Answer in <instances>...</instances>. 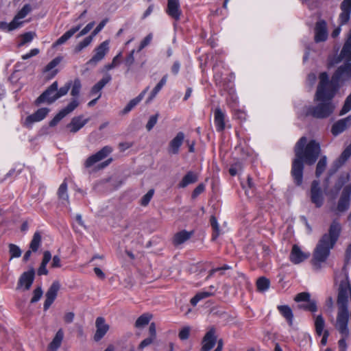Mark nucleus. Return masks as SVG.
Listing matches in <instances>:
<instances>
[{"instance_id": "1", "label": "nucleus", "mask_w": 351, "mask_h": 351, "mask_svg": "<svg viewBox=\"0 0 351 351\" xmlns=\"http://www.w3.org/2000/svg\"><path fill=\"white\" fill-rule=\"evenodd\" d=\"M322 149L319 143L314 139L307 143L306 136L301 137L294 147L295 158L292 160L291 176L293 183L300 186L303 182L304 164L313 165L319 158Z\"/></svg>"}, {"instance_id": "2", "label": "nucleus", "mask_w": 351, "mask_h": 351, "mask_svg": "<svg viewBox=\"0 0 351 351\" xmlns=\"http://www.w3.org/2000/svg\"><path fill=\"white\" fill-rule=\"evenodd\" d=\"M341 232L340 223L334 219L330 223L327 233L324 234L318 241L313 254V263L325 262L330 255V250L335 247Z\"/></svg>"}, {"instance_id": "3", "label": "nucleus", "mask_w": 351, "mask_h": 351, "mask_svg": "<svg viewBox=\"0 0 351 351\" xmlns=\"http://www.w3.org/2000/svg\"><path fill=\"white\" fill-rule=\"evenodd\" d=\"M334 94L324 95L322 99H318L317 94L315 101H318L316 106H308L304 108L305 117L311 116L315 119H324L329 117L334 112L335 106L332 103Z\"/></svg>"}, {"instance_id": "4", "label": "nucleus", "mask_w": 351, "mask_h": 351, "mask_svg": "<svg viewBox=\"0 0 351 351\" xmlns=\"http://www.w3.org/2000/svg\"><path fill=\"white\" fill-rule=\"evenodd\" d=\"M351 79V62H345L333 73L330 84L335 89L338 88Z\"/></svg>"}, {"instance_id": "5", "label": "nucleus", "mask_w": 351, "mask_h": 351, "mask_svg": "<svg viewBox=\"0 0 351 351\" xmlns=\"http://www.w3.org/2000/svg\"><path fill=\"white\" fill-rule=\"evenodd\" d=\"M340 10L341 13L338 19L339 26L332 31L331 34L332 38L337 37L341 32L340 26L347 24L350 21L351 14V0H343L340 4Z\"/></svg>"}, {"instance_id": "6", "label": "nucleus", "mask_w": 351, "mask_h": 351, "mask_svg": "<svg viewBox=\"0 0 351 351\" xmlns=\"http://www.w3.org/2000/svg\"><path fill=\"white\" fill-rule=\"evenodd\" d=\"M351 291L350 284L348 278L346 280H341L339 285L337 295L338 311H348V293Z\"/></svg>"}, {"instance_id": "7", "label": "nucleus", "mask_w": 351, "mask_h": 351, "mask_svg": "<svg viewBox=\"0 0 351 351\" xmlns=\"http://www.w3.org/2000/svg\"><path fill=\"white\" fill-rule=\"evenodd\" d=\"M57 88L58 82L55 81L36 99L35 104L39 106L44 102L51 104L56 101L58 99L56 98Z\"/></svg>"}, {"instance_id": "8", "label": "nucleus", "mask_w": 351, "mask_h": 351, "mask_svg": "<svg viewBox=\"0 0 351 351\" xmlns=\"http://www.w3.org/2000/svg\"><path fill=\"white\" fill-rule=\"evenodd\" d=\"M93 56L86 62L87 65L95 67L99 62L102 60L109 51V41L105 40L97 46L95 50Z\"/></svg>"}, {"instance_id": "9", "label": "nucleus", "mask_w": 351, "mask_h": 351, "mask_svg": "<svg viewBox=\"0 0 351 351\" xmlns=\"http://www.w3.org/2000/svg\"><path fill=\"white\" fill-rule=\"evenodd\" d=\"M113 151L112 147L109 145L104 146L99 151L95 154L90 156L84 162V167L86 168H90L95 163L106 158Z\"/></svg>"}, {"instance_id": "10", "label": "nucleus", "mask_w": 351, "mask_h": 351, "mask_svg": "<svg viewBox=\"0 0 351 351\" xmlns=\"http://www.w3.org/2000/svg\"><path fill=\"white\" fill-rule=\"evenodd\" d=\"M351 184L346 185L341 192L338 200L336 210L339 213H345L350 205Z\"/></svg>"}, {"instance_id": "11", "label": "nucleus", "mask_w": 351, "mask_h": 351, "mask_svg": "<svg viewBox=\"0 0 351 351\" xmlns=\"http://www.w3.org/2000/svg\"><path fill=\"white\" fill-rule=\"evenodd\" d=\"M310 198L311 202L314 204L317 208L322 206L324 198L318 180H313L311 183Z\"/></svg>"}, {"instance_id": "12", "label": "nucleus", "mask_w": 351, "mask_h": 351, "mask_svg": "<svg viewBox=\"0 0 351 351\" xmlns=\"http://www.w3.org/2000/svg\"><path fill=\"white\" fill-rule=\"evenodd\" d=\"M319 83L317 86L315 94L318 99H322L324 95L334 94L335 95L336 89H330L328 86L329 77L326 72H322L319 75Z\"/></svg>"}, {"instance_id": "13", "label": "nucleus", "mask_w": 351, "mask_h": 351, "mask_svg": "<svg viewBox=\"0 0 351 351\" xmlns=\"http://www.w3.org/2000/svg\"><path fill=\"white\" fill-rule=\"evenodd\" d=\"M79 101L72 99L71 102L62 109L49 123L50 127L56 126L64 117L72 112L78 106Z\"/></svg>"}, {"instance_id": "14", "label": "nucleus", "mask_w": 351, "mask_h": 351, "mask_svg": "<svg viewBox=\"0 0 351 351\" xmlns=\"http://www.w3.org/2000/svg\"><path fill=\"white\" fill-rule=\"evenodd\" d=\"M348 311H338L336 328L339 332L344 337H348L349 335V330L348 327Z\"/></svg>"}, {"instance_id": "15", "label": "nucleus", "mask_w": 351, "mask_h": 351, "mask_svg": "<svg viewBox=\"0 0 351 351\" xmlns=\"http://www.w3.org/2000/svg\"><path fill=\"white\" fill-rule=\"evenodd\" d=\"M185 138V134L182 132H179L176 136L172 138L168 144L167 151L169 155H177L180 152V149L182 145Z\"/></svg>"}, {"instance_id": "16", "label": "nucleus", "mask_w": 351, "mask_h": 351, "mask_svg": "<svg viewBox=\"0 0 351 351\" xmlns=\"http://www.w3.org/2000/svg\"><path fill=\"white\" fill-rule=\"evenodd\" d=\"M310 256L309 252H303L297 244H294L289 254V261L295 265H298L308 259Z\"/></svg>"}, {"instance_id": "17", "label": "nucleus", "mask_w": 351, "mask_h": 351, "mask_svg": "<svg viewBox=\"0 0 351 351\" xmlns=\"http://www.w3.org/2000/svg\"><path fill=\"white\" fill-rule=\"evenodd\" d=\"M49 110L47 108H39L34 113L26 117L24 126L31 128L34 123L43 120L49 112Z\"/></svg>"}, {"instance_id": "18", "label": "nucleus", "mask_w": 351, "mask_h": 351, "mask_svg": "<svg viewBox=\"0 0 351 351\" xmlns=\"http://www.w3.org/2000/svg\"><path fill=\"white\" fill-rule=\"evenodd\" d=\"M60 289V284L58 281H54L48 289L45 296L46 299L44 302L43 308L45 311H47L50 306L53 304L54 300L56 298L58 291Z\"/></svg>"}, {"instance_id": "19", "label": "nucleus", "mask_w": 351, "mask_h": 351, "mask_svg": "<svg viewBox=\"0 0 351 351\" xmlns=\"http://www.w3.org/2000/svg\"><path fill=\"white\" fill-rule=\"evenodd\" d=\"M351 126V115L346 118L341 119L335 122L332 127L330 132L334 136H337L343 133Z\"/></svg>"}, {"instance_id": "20", "label": "nucleus", "mask_w": 351, "mask_h": 351, "mask_svg": "<svg viewBox=\"0 0 351 351\" xmlns=\"http://www.w3.org/2000/svg\"><path fill=\"white\" fill-rule=\"evenodd\" d=\"M351 156V143L341 154L340 156L333 162L332 166L329 170V175L334 174Z\"/></svg>"}, {"instance_id": "21", "label": "nucleus", "mask_w": 351, "mask_h": 351, "mask_svg": "<svg viewBox=\"0 0 351 351\" xmlns=\"http://www.w3.org/2000/svg\"><path fill=\"white\" fill-rule=\"evenodd\" d=\"M216 342L215 329L211 328L202 339L201 351H210L215 346Z\"/></svg>"}, {"instance_id": "22", "label": "nucleus", "mask_w": 351, "mask_h": 351, "mask_svg": "<svg viewBox=\"0 0 351 351\" xmlns=\"http://www.w3.org/2000/svg\"><path fill=\"white\" fill-rule=\"evenodd\" d=\"M328 38L327 25L325 21L321 20L315 23V42L320 43L326 40Z\"/></svg>"}, {"instance_id": "23", "label": "nucleus", "mask_w": 351, "mask_h": 351, "mask_svg": "<svg viewBox=\"0 0 351 351\" xmlns=\"http://www.w3.org/2000/svg\"><path fill=\"white\" fill-rule=\"evenodd\" d=\"M166 12L175 21H179L182 15L179 0H167Z\"/></svg>"}, {"instance_id": "24", "label": "nucleus", "mask_w": 351, "mask_h": 351, "mask_svg": "<svg viewBox=\"0 0 351 351\" xmlns=\"http://www.w3.org/2000/svg\"><path fill=\"white\" fill-rule=\"evenodd\" d=\"M96 332L94 335L95 341H100L109 330V325L106 324L105 319L98 317L95 321Z\"/></svg>"}, {"instance_id": "25", "label": "nucleus", "mask_w": 351, "mask_h": 351, "mask_svg": "<svg viewBox=\"0 0 351 351\" xmlns=\"http://www.w3.org/2000/svg\"><path fill=\"white\" fill-rule=\"evenodd\" d=\"M35 276V271L34 268H31L27 271H25L21 276L19 282L18 286L25 285V289L29 290L34 282Z\"/></svg>"}, {"instance_id": "26", "label": "nucleus", "mask_w": 351, "mask_h": 351, "mask_svg": "<svg viewBox=\"0 0 351 351\" xmlns=\"http://www.w3.org/2000/svg\"><path fill=\"white\" fill-rule=\"evenodd\" d=\"M62 59L60 56L56 57L43 69V72L48 74V79H51L58 74V70L55 68L60 63Z\"/></svg>"}, {"instance_id": "27", "label": "nucleus", "mask_w": 351, "mask_h": 351, "mask_svg": "<svg viewBox=\"0 0 351 351\" xmlns=\"http://www.w3.org/2000/svg\"><path fill=\"white\" fill-rule=\"evenodd\" d=\"M343 58L346 62H351V29L336 62H340Z\"/></svg>"}, {"instance_id": "28", "label": "nucleus", "mask_w": 351, "mask_h": 351, "mask_svg": "<svg viewBox=\"0 0 351 351\" xmlns=\"http://www.w3.org/2000/svg\"><path fill=\"white\" fill-rule=\"evenodd\" d=\"M214 123L218 132L225 129V113L220 108H217L214 112Z\"/></svg>"}, {"instance_id": "29", "label": "nucleus", "mask_w": 351, "mask_h": 351, "mask_svg": "<svg viewBox=\"0 0 351 351\" xmlns=\"http://www.w3.org/2000/svg\"><path fill=\"white\" fill-rule=\"evenodd\" d=\"M198 180V174L193 171H188L178 184L179 188H185L188 185L194 184Z\"/></svg>"}, {"instance_id": "30", "label": "nucleus", "mask_w": 351, "mask_h": 351, "mask_svg": "<svg viewBox=\"0 0 351 351\" xmlns=\"http://www.w3.org/2000/svg\"><path fill=\"white\" fill-rule=\"evenodd\" d=\"M88 119L82 120V116L74 117L71 122L66 125L71 128V132L75 133L79 131L86 123Z\"/></svg>"}, {"instance_id": "31", "label": "nucleus", "mask_w": 351, "mask_h": 351, "mask_svg": "<svg viewBox=\"0 0 351 351\" xmlns=\"http://www.w3.org/2000/svg\"><path fill=\"white\" fill-rule=\"evenodd\" d=\"M112 80V77L109 73H106L102 79H101L97 83H96L90 90V95H94L96 94L101 93V89Z\"/></svg>"}, {"instance_id": "32", "label": "nucleus", "mask_w": 351, "mask_h": 351, "mask_svg": "<svg viewBox=\"0 0 351 351\" xmlns=\"http://www.w3.org/2000/svg\"><path fill=\"white\" fill-rule=\"evenodd\" d=\"M148 87L146 88L143 91H142L136 97L131 99L129 103L125 106V107L122 110L123 114H126L130 112L135 106H136L140 101L143 99L146 92L148 90Z\"/></svg>"}, {"instance_id": "33", "label": "nucleus", "mask_w": 351, "mask_h": 351, "mask_svg": "<svg viewBox=\"0 0 351 351\" xmlns=\"http://www.w3.org/2000/svg\"><path fill=\"white\" fill-rule=\"evenodd\" d=\"M81 28V25L72 27L61 36L54 43L53 47L61 45L66 43L70 38H71Z\"/></svg>"}, {"instance_id": "34", "label": "nucleus", "mask_w": 351, "mask_h": 351, "mask_svg": "<svg viewBox=\"0 0 351 351\" xmlns=\"http://www.w3.org/2000/svg\"><path fill=\"white\" fill-rule=\"evenodd\" d=\"M63 338L64 331L62 328H60L57 331L51 342L49 343L48 347L49 350L50 351H56L60 347Z\"/></svg>"}, {"instance_id": "35", "label": "nucleus", "mask_w": 351, "mask_h": 351, "mask_svg": "<svg viewBox=\"0 0 351 351\" xmlns=\"http://www.w3.org/2000/svg\"><path fill=\"white\" fill-rule=\"evenodd\" d=\"M280 313L286 319L289 325L292 326L293 314L291 308L288 305H279L277 306Z\"/></svg>"}, {"instance_id": "36", "label": "nucleus", "mask_w": 351, "mask_h": 351, "mask_svg": "<svg viewBox=\"0 0 351 351\" xmlns=\"http://www.w3.org/2000/svg\"><path fill=\"white\" fill-rule=\"evenodd\" d=\"M193 234V231L188 232L186 230H182L175 234L173 243L175 245H180L189 240Z\"/></svg>"}, {"instance_id": "37", "label": "nucleus", "mask_w": 351, "mask_h": 351, "mask_svg": "<svg viewBox=\"0 0 351 351\" xmlns=\"http://www.w3.org/2000/svg\"><path fill=\"white\" fill-rule=\"evenodd\" d=\"M23 22H16L14 19L8 23L5 21L0 22V29L7 32L13 31L21 26Z\"/></svg>"}, {"instance_id": "38", "label": "nucleus", "mask_w": 351, "mask_h": 351, "mask_svg": "<svg viewBox=\"0 0 351 351\" xmlns=\"http://www.w3.org/2000/svg\"><path fill=\"white\" fill-rule=\"evenodd\" d=\"M326 166H327V157L325 155L322 156L316 165L315 176L317 178H319L321 176V175L325 171Z\"/></svg>"}, {"instance_id": "39", "label": "nucleus", "mask_w": 351, "mask_h": 351, "mask_svg": "<svg viewBox=\"0 0 351 351\" xmlns=\"http://www.w3.org/2000/svg\"><path fill=\"white\" fill-rule=\"evenodd\" d=\"M325 326V321L322 315L316 316L315 319V332L318 336H321L324 332Z\"/></svg>"}, {"instance_id": "40", "label": "nucleus", "mask_w": 351, "mask_h": 351, "mask_svg": "<svg viewBox=\"0 0 351 351\" xmlns=\"http://www.w3.org/2000/svg\"><path fill=\"white\" fill-rule=\"evenodd\" d=\"M41 243V235L39 232H36L34 234L33 238L29 243V248L36 252L38 251Z\"/></svg>"}, {"instance_id": "41", "label": "nucleus", "mask_w": 351, "mask_h": 351, "mask_svg": "<svg viewBox=\"0 0 351 351\" xmlns=\"http://www.w3.org/2000/svg\"><path fill=\"white\" fill-rule=\"evenodd\" d=\"M270 285V281L265 277H260L256 281L257 290L261 292L267 291Z\"/></svg>"}, {"instance_id": "42", "label": "nucleus", "mask_w": 351, "mask_h": 351, "mask_svg": "<svg viewBox=\"0 0 351 351\" xmlns=\"http://www.w3.org/2000/svg\"><path fill=\"white\" fill-rule=\"evenodd\" d=\"M71 88V95L73 97V99H76L78 101V99L76 97L79 96L82 88V84L79 78L75 79L74 81L72 82V85Z\"/></svg>"}, {"instance_id": "43", "label": "nucleus", "mask_w": 351, "mask_h": 351, "mask_svg": "<svg viewBox=\"0 0 351 351\" xmlns=\"http://www.w3.org/2000/svg\"><path fill=\"white\" fill-rule=\"evenodd\" d=\"M32 10V8L29 4H25L23 8L18 12L16 16L14 17L16 22H19V20L25 18L29 13Z\"/></svg>"}, {"instance_id": "44", "label": "nucleus", "mask_w": 351, "mask_h": 351, "mask_svg": "<svg viewBox=\"0 0 351 351\" xmlns=\"http://www.w3.org/2000/svg\"><path fill=\"white\" fill-rule=\"evenodd\" d=\"M58 195L60 199L68 201L69 195L67 193V183L66 180H64L59 186Z\"/></svg>"}, {"instance_id": "45", "label": "nucleus", "mask_w": 351, "mask_h": 351, "mask_svg": "<svg viewBox=\"0 0 351 351\" xmlns=\"http://www.w3.org/2000/svg\"><path fill=\"white\" fill-rule=\"evenodd\" d=\"M350 259H351V244H349L346 250L344 265L342 268V271L344 273L345 277L347 279L348 278V271H347V265L350 263Z\"/></svg>"}, {"instance_id": "46", "label": "nucleus", "mask_w": 351, "mask_h": 351, "mask_svg": "<svg viewBox=\"0 0 351 351\" xmlns=\"http://www.w3.org/2000/svg\"><path fill=\"white\" fill-rule=\"evenodd\" d=\"M306 304H299L298 308L310 312H315L317 310V302L315 300L309 299Z\"/></svg>"}, {"instance_id": "47", "label": "nucleus", "mask_w": 351, "mask_h": 351, "mask_svg": "<svg viewBox=\"0 0 351 351\" xmlns=\"http://www.w3.org/2000/svg\"><path fill=\"white\" fill-rule=\"evenodd\" d=\"M93 37L91 35L86 37L82 41L79 43L78 45L75 46L74 49L75 53H77L80 52L83 49L88 47L93 41Z\"/></svg>"}, {"instance_id": "48", "label": "nucleus", "mask_w": 351, "mask_h": 351, "mask_svg": "<svg viewBox=\"0 0 351 351\" xmlns=\"http://www.w3.org/2000/svg\"><path fill=\"white\" fill-rule=\"evenodd\" d=\"M152 316L149 314H143L141 315L135 322L136 328H142L147 325L150 321Z\"/></svg>"}, {"instance_id": "49", "label": "nucleus", "mask_w": 351, "mask_h": 351, "mask_svg": "<svg viewBox=\"0 0 351 351\" xmlns=\"http://www.w3.org/2000/svg\"><path fill=\"white\" fill-rule=\"evenodd\" d=\"M210 223L213 230L212 239L213 240H215L219 234V226L218 224L217 218L214 215L210 217Z\"/></svg>"}, {"instance_id": "50", "label": "nucleus", "mask_w": 351, "mask_h": 351, "mask_svg": "<svg viewBox=\"0 0 351 351\" xmlns=\"http://www.w3.org/2000/svg\"><path fill=\"white\" fill-rule=\"evenodd\" d=\"M8 247L9 253L10 254L11 256L10 258H19L21 256L22 252L18 245L13 243H10L9 244Z\"/></svg>"}, {"instance_id": "51", "label": "nucleus", "mask_w": 351, "mask_h": 351, "mask_svg": "<svg viewBox=\"0 0 351 351\" xmlns=\"http://www.w3.org/2000/svg\"><path fill=\"white\" fill-rule=\"evenodd\" d=\"M72 85V81H69L66 82L63 86H62L60 89L58 88L56 90V98L59 99L62 96H64L67 94L69 89L71 88Z\"/></svg>"}, {"instance_id": "52", "label": "nucleus", "mask_w": 351, "mask_h": 351, "mask_svg": "<svg viewBox=\"0 0 351 351\" xmlns=\"http://www.w3.org/2000/svg\"><path fill=\"white\" fill-rule=\"evenodd\" d=\"M34 36H36V34L32 32H26L22 34L21 42L19 44V47H21L25 44L31 42L34 39Z\"/></svg>"}, {"instance_id": "53", "label": "nucleus", "mask_w": 351, "mask_h": 351, "mask_svg": "<svg viewBox=\"0 0 351 351\" xmlns=\"http://www.w3.org/2000/svg\"><path fill=\"white\" fill-rule=\"evenodd\" d=\"M154 193V189H150L147 191V193L144 195L141 199V205L143 206H146L149 204L151 199L152 198Z\"/></svg>"}, {"instance_id": "54", "label": "nucleus", "mask_w": 351, "mask_h": 351, "mask_svg": "<svg viewBox=\"0 0 351 351\" xmlns=\"http://www.w3.org/2000/svg\"><path fill=\"white\" fill-rule=\"evenodd\" d=\"M134 53L135 50L132 49L125 58L124 63L125 65L128 67V71L130 69L132 65L134 62Z\"/></svg>"}, {"instance_id": "55", "label": "nucleus", "mask_w": 351, "mask_h": 351, "mask_svg": "<svg viewBox=\"0 0 351 351\" xmlns=\"http://www.w3.org/2000/svg\"><path fill=\"white\" fill-rule=\"evenodd\" d=\"M351 110V97L348 96L344 101L343 106L339 112V115L342 116Z\"/></svg>"}, {"instance_id": "56", "label": "nucleus", "mask_w": 351, "mask_h": 351, "mask_svg": "<svg viewBox=\"0 0 351 351\" xmlns=\"http://www.w3.org/2000/svg\"><path fill=\"white\" fill-rule=\"evenodd\" d=\"M121 58V53H118L116 56H114L112 59V61L110 64H108L105 66V69L108 71L111 70L118 66L120 63V60Z\"/></svg>"}, {"instance_id": "57", "label": "nucleus", "mask_w": 351, "mask_h": 351, "mask_svg": "<svg viewBox=\"0 0 351 351\" xmlns=\"http://www.w3.org/2000/svg\"><path fill=\"white\" fill-rule=\"evenodd\" d=\"M190 331L191 328L189 326L182 328L178 333V337L182 341L188 339L190 336Z\"/></svg>"}, {"instance_id": "58", "label": "nucleus", "mask_w": 351, "mask_h": 351, "mask_svg": "<svg viewBox=\"0 0 351 351\" xmlns=\"http://www.w3.org/2000/svg\"><path fill=\"white\" fill-rule=\"evenodd\" d=\"M158 116L159 114L156 113V114L152 115L149 117L148 122L146 124V129L147 130V131L152 130L153 128L155 126V125L157 123Z\"/></svg>"}, {"instance_id": "59", "label": "nucleus", "mask_w": 351, "mask_h": 351, "mask_svg": "<svg viewBox=\"0 0 351 351\" xmlns=\"http://www.w3.org/2000/svg\"><path fill=\"white\" fill-rule=\"evenodd\" d=\"M311 299V295L308 292H302L296 295L295 301L297 302H307Z\"/></svg>"}, {"instance_id": "60", "label": "nucleus", "mask_w": 351, "mask_h": 351, "mask_svg": "<svg viewBox=\"0 0 351 351\" xmlns=\"http://www.w3.org/2000/svg\"><path fill=\"white\" fill-rule=\"evenodd\" d=\"M152 40V34H149L141 42V44L138 47L137 52H140L142 49H143L145 47H147L151 43Z\"/></svg>"}, {"instance_id": "61", "label": "nucleus", "mask_w": 351, "mask_h": 351, "mask_svg": "<svg viewBox=\"0 0 351 351\" xmlns=\"http://www.w3.org/2000/svg\"><path fill=\"white\" fill-rule=\"evenodd\" d=\"M108 21V19L107 18L103 19L95 27V29L92 32L90 35L94 38L99 32L101 31V29L104 27Z\"/></svg>"}, {"instance_id": "62", "label": "nucleus", "mask_w": 351, "mask_h": 351, "mask_svg": "<svg viewBox=\"0 0 351 351\" xmlns=\"http://www.w3.org/2000/svg\"><path fill=\"white\" fill-rule=\"evenodd\" d=\"M43 295V290L41 287H38L34 289L33 293V297L31 299V303H35L38 302Z\"/></svg>"}, {"instance_id": "63", "label": "nucleus", "mask_w": 351, "mask_h": 351, "mask_svg": "<svg viewBox=\"0 0 351 351\" xmlns=\"http://www.w3.org/2000/svg\"><path fill=\"white\" fill-rule=\"evenodd\" d=\"M95 25V22L93 21V22H90L88 24H87L80 32V33L77 35V38H80L82 36H84L86 35V34H88L91 29L92 28L94 27Z\"/></svg>"}, {"instance_id": "64", "label": "nucleus", "mask_w": 351, "mask_h": 351, "mask_svg": "<svg viewBox=\"0 0 351 351\" xmlns=\"http://www.w3.org/2000/svg\"><path fill=\"white\" fill-rule=\"evenodd\" d=\"M205 190V185L203 183L198 184L192 192V198H196L199 195L203 193Z\"/></svg>"}]
</instances>
